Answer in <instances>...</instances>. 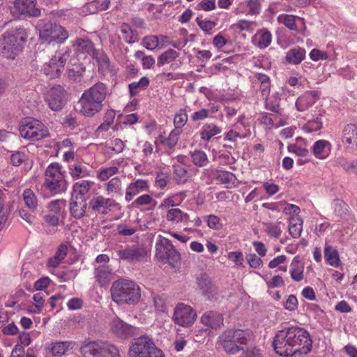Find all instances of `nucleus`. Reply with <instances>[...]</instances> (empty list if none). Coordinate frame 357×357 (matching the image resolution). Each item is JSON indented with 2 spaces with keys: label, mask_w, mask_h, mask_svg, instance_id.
I'll list each match as a JSON object with an SVG mask.
<instances>
[{
  "label": "nucleus",
  "mask_w": 357,
  "mask_h": 357,
  "mask_svg": "<svg viewBox=\"0 0 357 357\" xmlns=\"http://www.w3.org/2000/svg\"><path fill=\"white\" fill-rule=\"evenodd\" d=\"M107 94V88L104 83L97 82L84 91L77 104V110L85 116L91 117L100 112L102 102Z\"/></svg>",
  "instance_id": "obj_1"
},
{
  "label": "nucleus",
  "mask_w": 357,
  "mask_h": 357,
  "mask_svg": "<svg viewBox=\"0 0 357 357\" xmlns=\"http://www.w3.org/2000/svg\"><path fill=\"white\" fill-rule=\"evenodd\" d=\"M27 36L26 30L21 26L6 31L0 40L1 54L7 59H14L22 50Z\"/></svg>",
  "instance_id": "obj_2"
},
{
  "label": "nucleus",
  "mask_w": 357,
  "mask_h": 357,
  "mask_svg": "<svg viewBox=\"0 0 357 357\" xmlns=\"http://www.w3.org/2000/svg\"><path fill=\"white\" fill-rule=\"evenodd\" d=\"M110 291L112 300L119 304H135L141 297L139 287L135 282L126 279L114 281Z\"/></svg>",
  "instance_id": "obj_3"
},
{
  "label": "nucleus",
  "mask_w": 357,
  "mask_h": 357,
  "mask_svg": "<svg viewBox=\"0 0 357 357\" xmlns=\"http://www.w3.org/2000/svg\"><path fill=\"white\" fill-rule=\"evenodd\" d=\"M252 333L249 331L227 329L219 337V344L229 354H235L244 350L250 341Z\"/></svg>",
  "instance_id": "obj_4"
},
{
  "label": "nucleus",
  "mask_w": 357,
  "mask_h": 357,
  "mask_svg": "<svg viewBox=\"0 0 357 357\" xmlns=\"http://www.w3.org/2000/svg\"><path fill=\"white\" fill-rule=\"evenodd\" d=\"M130 357H165L153 340L146 335L135 338L129 350Z\"/></svg>",
  "instance_id": "obj_5"
},
{
  "label": "nucleus",
  "mask_w": 357,
  "mask_h": 357,
  "mask_svg": "<svg viewBox=\"0 0 357 357\" xmlns=\"http://www.w3.org/2000/svg\"><path fill=\"white\" fill-rule=\"evenodd\" d=\"M293 355L307 354L312 348V340L308 331L298 326L288 327Z\"/></svg>",
  "instance_id": "obj_6"
},
{
  "label": "nucleus",
  "mask_w": 357,
  "mask_h": 357,
  "mask_svg": "<svg viewBox=\"0 0 357 357\" xmlns=\"http://www.w3.org/2000/svg\"><path fill=\"white\" fill-rule=\"evenodd\" d=\"M20 135L31 141H38L50 135L48 129L38 120L25 119L20 124Z\"/></svg>",
  "instance_id": "obj_7"
},
{
  "label": "nucleus",
  "mask_w": 357,
  "mask_h": 357,
  "mask_svg": "<svg viewBox=\"0 0 357 357\" xmlns=\"http://www.w3.org/2000/svg\"><path fill=\"white\" fill-rule=\"evenodd\" d=\"M10 14L15 19L24 20L40 17L41 10L37 7V0H15Z\"/></svg>",
  "instance_id": "obj_8"
},
{
  "label": "nucleus",
  "mask_w": 357,
  "mask_h": 357,
  "mask_svg": "<svg viewBox=\"0 0 357 357\" xmlns=\"http://www.w3.org/2000/svg\"><path fill=\"white\" fill-rule=\"evenodd\" d=\"M69 52L70 50L68 47L56 50L49 62L44 63L42 69L44 74L51 79L59 77L63 71Z\"/></svg>",
  "instance_id": "obj_9"
},
{
  "label": "nucleus",
  "mask_w": 357,
  "mask_h": 357,
  "mask_svg": "<svg viewBox=\"0 0 357 357\" xmlns=\"http://www.w3.org/2000/svg\"><path fill=\"white\" fill-rule=\"evenodd\" d=\"M273 347L275 353L281 356H294L288 327L277 332L273 338Z\"/></svg>",
  "instance_id": "obj_10"
},
{
  "label": "nucleus",
  "mask_w": 357,
  "mask_h": 357,
  "mask_svg": "<svg viewBox=\"0 0 357 357\" xmlns=\"http://www.w3.org/2000/svg\"><path fill=\"white\" fill-rule=\"evenodd\" d=\"M156 255L162 260H167L169 264L177 262L180 259V254L175 249L172 241L164 238L155 245Z\"/></svg>",
  "instance_id": "obj_11"
},
{
  "label": "nucleus",
  "mask_w": 357,
  "mask_h": 357,
  "mask_svg": "<svg viewBox=\"0 0 357 357\" xmlns=\"http://www.w3.org/2000/svg\"><path fill=\"white\" fill-rule=\"evenodd\" d=\"M195 311L189 305L178 303L175 309L173 316L174 322L181 326H190L196 319Z\"/></svg>",
  "instance_id": "obj_12"
},
{
  "label": "nucleus",
  "mask_w": 357,
  "mask_h": 357,
  "mask_svg": "<svg viewBox=\"0 0 357 357\" xmlns=\"http://www.w3.org/2000/svg\"><path fill=\"white\" fill-rule=\"evenodd\" d=\"M66 100V91L60 85L52 87L45 96V101L53 111L61 110L64 107Z\"/></svg>",
  "instance_id": "obj_13"
},
{
  "label": "nucleus",
  "mask_w": 357,
  "mask_h": 357,
  "mask_svg": "<svg viewBox=\"0 0 357 357\" xmlns=\"http://www.w3.org/2000/svg\"><path fill=\"white\" fill-rule=\"evenodd\" d=\"M117 256L122 260L133 263L141 260L146 256V251L144 248L137 245L121 246L116 251Z\"/></svg>",
  "instance_id": "obj_14"
},
{
  "label": "nucleus",
  "mask_w": 357,
  "mask_h": 357,
  "mask_svg": "<svg viewBox=\"0 0 357 357\" xmlns=\"http://www.w3.org/2000/svg\"><path fill=\"white\" fill-rule=\"evenodd\" d=\"M110 327L115 335L124 339L135 335L137 331L135 326L127 324L119 317H115L112 320Z\"/></svg>",
  "instance_id": "obj_15"
},
{
  "label": "nucleus",
  "mask_w": 357,
  "mask_h": 357,
  "mask_svg": "<svg viewBox=\"0 0 357 357\" xmlns=\"http://www.w3.org/2000/svg\"><path fill=\"white\" fill-rule=\"evenodd\" d=\"M197 284L203 295L208 299L212 300L216 298L217 288L212 284L209 276L206 273H202L197 277Z\"/></svg>",
  "instance_id": "obj_16"
},
{
  "label": "nucleus",
  "mask_w": 357,
  "mask_h": 357,
  "mask_svg": "<svg viewBox=\"0 0 357 357\" xmlns=\"http://www.w3.org/2000/svg\"><path fill=\"white\" fill-rule=\"evenodd\" d=\"M223 321L222 314L213 310L204 312L201 317V322L206 327V329L217 330L223 325Z\"/></svg>",
  "instance_id": "obj_17"
},
{
  "label": "nucleus",
  "mask_w": 357,
  "mask_h": 357,
  "mask_svg": "<svg viewBox=\"0 0 357 357\" xmlns=\"http://www.w3.org/2000/svg\"><path fill=\"white\" fill-rule=\"evenodd\" d=\"M115 205L114 201L105 198L102 195L93 197L89 202V208L94 212L106 215L107 210Z\"/></svg>",
  "instance_id": "obj_18"
},
{
  "label": "nucleus",
  "mask_w": 357,
  "mask_h": 357,
  "mask_svg": "<svg viewBox=\"0 0 357 357\" xmlns=\"http://www.w3.org/2000/svg\"><path fill=\"white\" fill-rule=\"evenodd\" d=\"M86 199L71 197L69 199V212L73 218L80 220L85 217L88 204Z\"/></svg>",
  "instance_id": "obj_19"
},
{
  "label": "nucleus",
  "mask_w": 357,
  "mask_h": 357,
  "mask_svg": "<svg viewBox=\"0 0 357 357\" xmlns=\"http://www.w3.org/2000/svg\"><path fill=\"white\" fill-rule=\"evenodd\" d=\"M68 186V181L64 176L62 178L57 177L50 180H45L43 184V187L49 190L52 195L65 192Z\"/></svg>",
  "instance_id": "obj_20"
},
{
  "label": "nucleus",
  "mask_w": 357,
  "mask_h": 357,
  "mask_svg": "<svg viewBox=\"0 0 357 357\" xmlns=\"http://www.w3.org/2000/svg\"><path fill=\"white\" fill-rule=\"evenodd\" d=\"M320 93L318 91H309L299 97L296 102V107L299 111H305L319 98Z\"/></svg>",
  "instance_id": "obj_21"
},
{
  "label": "nucleus",
  "mask_w": 357,
  "mask_h": 357,
  "mask_svg": "<svg viewBox=\"0 0 357 357\" xmlns=\"http://www.w3.org/2000/svg\"><path fill=\"white\" fill-rule=\"evenodd\" d=\"M67 30L59 24H54L52 33L47 41V47L63 43L68 38Z\"/></svg>",
  "instance_id": "obj_22"
},
{
  "label": "nucleus",
  "mask_w": 357,
  "mask_h": 357,
  "mask_svg": "<svg viewBox=\"0 0 357 357\" xmlns=\"http://www.w3.org/2000/svg\"><path fill=\"white\" fill-rule=\"evenodd\" d=\"M93 185V182L87 180H81L75 183L73 185L70 197L87 199V194Z\"/></svg>",
  "instance_id": "obj_23"
},
{
  "label": "nucleus",
  "mask_w": 357,
  "mask_h": 357,
  "mask_svg": "<svg viewBox=\"0 0 357 357\" xmlns=\"http://www.w3.org/2000/svg\"><path fill=\"white\" fill-rule=\"evenodd\" d=\"M77 54H89L91 56L95 51L93 43L88 38H78L73 45Z\"/></svg>",
  "instance_id": "obj_24"
},
{
  "label": "nucleus",
  "mask_w": 357,
  "mask_h": 357,
  "mask_svg": "<svg viewBox=\"0 0 357 357\" xmlns=\"http://www.w3.org/2000/svg\"><path fill=\"white\" fill-rule=\"evenodd\" d=\"M342 142L351 148L357 146V125L349 123L342 130Z\"/></svg>",
  "instance_id": "obj_25"
},
{
  "label": "nucleus",
  "mask_w": 357,
  "mask_h": 357,
  "mask_svg": "<svg viewBox=\"0 0 357 357\" xmlns=\"http://www.w3.org/2000/svg\"><path fill=\"white\" fill-rule=\"evenodd\" d=\"M149 188L147 181L138 179L135 182L131 183L127 188L126 192V200L130 202L132 198L137 195L139 192L146 191Z\"/></svg>",
  "instance_id": "obj_26"
},
{
  "label": "nucleus",
  "mask_w": 357,
  "mask_h": 357,
  "mask_svg": "<svg viewBox=\"0 0 357 357\" xmlns=\"http://www.w3.org/2000/svg\"><path fill=\"white\" fill-rule=\"evenodd\" d=\"M306 51L301 47H296L288 50L285 56V63L298 65L305 58Z\"/></svg>",
  "instance_id": "obj_27"
},
{
  "label": "nucleus",
  "mask_w": 357,
  "mask_h": 357,
  "mask_svg": "<svg viewBox=\"0 0 357 357\" xmlns=\"http://www.w3.org/2000/svg\"><path fill=\"white\" fill-rule=\"evenodd\" d=\"M95 278L101 287L106 286L112 278V270L107 265H101L95 268Z\"/></svg>",
  "instance_id": "obj_28"
},
{
  "label": "nucleus",
  "mask_w": 357,
  "mask_h": 357,
  "mask_svg": "<svg viewBox=\"0 0 357 357\" xmlns=\"http://www.w3.org/2000/svg\"><path fill=\"white\" fill-rule=\"evenodd\" d=\"M331 144L324 139L317 141L312 147L314 155L319 159L326 158L331 153Z\"/></svg>",
  "instance_id": "obj_29"
},
{
  "label": "nucleus",
  "mask_w": 357,
  "mask_h": 357,
  "mask_svg": "<svg viewBox=\"0 0 357 357\" xmlns=\"http://www.w3.org/2000/svg\"><path fill=\"white\" fill-rule=\"evenodd\" d=\"M255 81L260 84L259 91L264 101H267L271 91V79L269 77L263 73L255 74Z\"/></svg>",
  "instance_id": "obj_30"
},
{
  "label": "nucleus",
  "mask_w": 357,
  "mask_h": 357,
  "mask_svg": "<svg viewBox=\"0 0 357 357\" xmlns=\"http://www.w3.org/2000/svg\"><path fill=\"white\" fill-rule=\"evenodd\" d=\"M100 342L85 340L80 347L79 351L84 357H96V353L100 349Z\"/></svg>",
  "instance_id": "obj_31"
},
{
  "label": "nucleus",
  "mask_w": 357,
  "mask_h": 357,
  "mask_svg": "<svg viewBox=\"0 0 357 357\" xmlns=\"http://www.w3.org/2000/svg\"><path fill=\"white\" fill-rule=\"evenodd\" d=\"M54 24L50 22H45V20H39L36 27L39 30V38L43 43H47L52 33V30Z\"/></svg>",
  "instance_id": "obj_32"
},
{
  "label": "nucleus",
  "mask_w": 357,
  "mask_h": 357,
  "mask_svg": "<svg viewBox=\"0 0 357 357\" xmlns=\"http://www.w3.org/2000/svg\"><path fill=\"white\" fill-rule=\"evenodd\" d=\"M96 355V357H119V350L116 347L107 342H100V349Z\"/></svg>",
  "instance_id": "obj_33"
},
{
  "label": "nucleus",
  "mask_w": 357,
  "mask_h": 357,
  "mask_svg": "<svg viewBox=\"0 0 357 357\" xmlns=\"http://www.w3.org/2000/svg\"><path fill=\"white\" fill-rule=\"evenodd\" d=\"M96 355V357H119V350L116 347L107 342H100V349Z\"/></svg>",
  "instance_id": "obj_34"
},
{
  "label": "nucleus",
  "mask_w": 357,
  "mask_h": 357,
  "mask_svg": "<svg viewBox=\"0 0 357 357\" xmlns=\"http://www.w3.org/2000/svg\"><path fill=\"white\" fill-rule=\"evenodd\" d=\"M189 155L192 163L198 167H204L208 165L209 160L206 153L202 150H195L190 151Z\"/></svg>",
  "instance_id": "obj_35"
},
{
  "label": "nucleus",
  "mask_w": 357,
  "mask_h": 357,
  "mask_svg": "<svg viewBox=\"0 0 357 357\" xmlns=\"http://www.w3.org/2000/svg\"><path fill=\"white\" fill-rule=\"evenodd\" d=\"M303 230V220L299 216H292L289 219V231L291 236L297 238Z\"/></svg>",
  "instance_id": "obj_36"
},
{
  "label": "nucleus",
  "mask_w": 357,
  "mask_h": 357,
  "mask_svg": "<svg viewBox=\"0 0 357 357\" xmlns=\"http://www.w3.org/2000/svg\"><path fill=\"white\" fill-rule=\"evenodd\" d=\"M324 257L326 261L332 266L337 267L340 266V260L338 252L331 245H326L324 248Z\"/></svg>",
  "instance_id": "obj_37"
},
{
  "label": "nucleus",
  "mask_w": 357,
  "mask_h": 357,
  "mask_svg": "<svg viewBox=\"0 0 357 357\" xmlns=\"http://www.w3.org/2000/svg\"><path fill=\"white\" fill-rule=\"evenodd\" d=\"M190 178L189 170L181 165L174 166V178L178 184L186 183Z\"/></svg>",
  "instance_id": "obj_38"
},
{
  "label": "nucleus",
  "mask_w": 357,
  "mask_h": 357,
  "mask_svg": "<svg viewBox=\"0 0 357 357\" xmlns=\"http://www.w3.org/2000/svg\"><path fill=\"white\" fill-rule=\"evenodd\" d=\"M120 29L121 32L123 33V39L126 43L132 44L139 40L137 31L132 29L129 24L122 23Z\"/></svg>",
  "instance_id": "obj_39"
},
{
  "label": "nucleus",
  "mask_w": 357,
  "mask_h": 357,
  "mask_svg": "<svg viewBox=\"0 0 357 357\" xmlns=\"http://www.w3.org/2000/svg\"><path fill=\"white\" fill-rule=\"evenodd\" d=\"M221 132V128L213 123L205 124L202 130L201 131L200 136L202 139L204 141H209L213 136Z\"/></svg>",
  "instance_id": "obj_40"
},
{
  "label": "nucleus",
  "mask_w": 357,
  "mask_h": 357,
  "mask_svg": "<svg viewBox=\"0 0 357 357\" xmlns=\"http://www.w3.org/2000/svg\"><path fill=\"white\" fill-rule=\"evenodd\" d=\"M91 56L97 61L100 68L103 70L109 68V59L103 50L96 49Z\"/></svg>",
  "instance_id": "obj_41"
},
{
  "label": "nucleus",
  "mask_w": 357,
  "mask_h": 357,
  "mask_svg": "<svg viewBox=\"0 0 357 357\" xmlns=\"http://www.w3.org/2000/svg\"><path fill=\"white\" fill-rule=\"evenodd\" d=\"M149 85V79L143 77L139 82H133L128 85L129 92L131 96H136L141 90L146 89Z\"/></svg>",
  "instance_id": "obj_42"
},
{
  "label": "nucleus",
  "mask_w": 357,
  "mask_h": 357,
  "mask_svg": "<svg viewBox=\"0 0 357 357\" xmlns=\"http://www.w3.org/2000/svg\"><path fill=\"white\" fill-rule=\"evenodd\" d=\"M166 218L168 221L178 223L188 220L189 215L183 213L179 208H172L168 210Z\"/></svg>",
  "instance_id": "obj_43"
},
{
  "label": "nucleus",
  "mask_w": 357,
  "mask_h": 357,
  "mask_svg": "<svg viewBox=\"0 0 357 357\" xmlns=\"http://www.w3.org/2000/svg\"><path fill=\"white\" fill-rule=\"evenodd\" d=\"M61 166L59 163L55 162L50 164L46 169L45 173V180H50L57 177L62 178V177L64 176L61 173Z\"/></svg>",
  "instance_id": "obj_44"
},
{
  "label": "nucleus",
  "mask_w": 357,
  "mask_h": 357,
  "mask_svg": "<svg viewBox=\"0 0 357 357\" xmlns=\"http://www.w3.org/2000/svg\"><path fill=\"white\" fill-rule=\"evenodd\" d=\"M178 56L179 53L178 52L173 49H169L159 56L157 65L159 67H161L165 64L169 63L172 61L176 59L177 57H178Z\"/></svg>",
  "instance_id": "obj_45"
},
{
  "label": "nucleus",
  "mask_w": 357,
  "mask_h": 357,
  "mask_svg": "<svg viewBox=\"0 0 357 357\" xmlns=\"http://www.w3.org/2000/svg\"><path fill=\"white\" fill-rule=\"evenodd\" d=\"M180 134L181 131L179 130L174 129L171 131L168 137L161 139V144L169 149H173L178 143Z\"/></svg>",
  "instance_id": "obj_46"
},
{
  "label": "nucleus",
  "mask_w": 357,
  "mask_h": 357,
  "mask_svg": "<svg viewBox=\"0 0 357 357\" xmlns=\"http://www.w3.org/2000/svg\"><path fill=\"white\" fill-rule=\"evenodd\" d=\"M258 34L259 35V39L257 46L260 49H264L269 46L272 40L271 33L266 29H262L258 31Z\"/></svg>",
  "instance_id": "obj_47"
},
{
  "label": "nucleus",
  "mask_w": 357,
  "mask_h": 357,
  "mask_svg": "<svg viewBox=\"0 0 357 357\" xmlns=\"http://www.w3.org/2000/svg\"><path fill=\"white\" fill-rule=\"evenodd\" d=\"M23 198L26 206L31 211L37 207V198L31 189H26L23 192Z\"/></svg>",
  "instance_id": "obj_48"
},
{
  "label": "nucleus",
  "mask_w": 357,
  "mask_h": 357,
  "mask_svg": "<svg viewBox=\"0 0 357 357\" xmlns=\"http://www.w3.org/2000/svg\"><path fill=\"white\" fill-rule=\"evenodd\" d=\"M65 206L66 200L59 199L51 201L47 205V208L53 214L59 215L64 210Z\"/></svg>",
  "instance_id": "obj_49"
},
{
  "label": "nucleus",
  "mask_w": 357,
  "mask_h": 357,
  "mask_svg": "<svg viewBox=\"0 0 357 357\" xmlns=\"http://www.w3.org/2000/svg\"><path fill=\"white\" fill-rule=\"evenodd\" d=\"M70 345V342H58L54 344L51 348L52 354L54 356H60L65 354Z\"/></svg>",
  "instance_id": "obj_50"
},
{
  "label": "nucleus",
  "mask_w": 357,
  "mask_h": 357,
  "mask_svg": "<svg viewBox=\"0 0 357 357\" xmlns=\"http://www.w3.org/2000/svg\"><path fill=\"white\" fill-rule=\"evenodd\" d=\"M280 222L266 224V231L270 236L278 238L282 234V229L280 227Z\"/></svg>",
  "instance_id": "obj_51"
},
{
  "label": "nucleus",
  "mask_w": 357,
  "mask_h": 357,
  "mask_svg": "<svg viewBox=\"0 0 357 357\" xmlns=\"http://www.w3.org/2000/svg\"><path fill=\"white\" fill-rule=\"evenodd\" d=\"M158 37L156 36H147L142 38V45L149 50H153L158 46Z\"/></svg>",
  "instance_id": "obj_52"
},
{
  "label": "nucleus",
  "mask_w": 357,
  "mask_h": 357,
  "mask_svg": "<svg viewBox=\"0 0 357 357\" xmlns=\"http://www.w3.org/2000/svg\"><path fill=\"white\" fill-rule=\"evenodd\" d=\"M322 128V121L321 119L317 117L316 119L309 121L303 129L307 132H312L314 131L319 130Z\"/></svg>",
  "instance_id": "obj_53"
},
{
  "label": "nucleus",
  "mask_w": 357,
  "mask_h": 357,
  "mask_svg": "<svg viewBox=\"0 0 357 357\" xmlns=\"http://www.w3.org/2000/svg\"><path fill=\"white\" fill-rule=\"evenodd\" d=\"M188 121V115L186 114L185 109H181L178 113H177L174 119V124L176 126L175 129L179 130L183 127Z\"/></svg>",
  "instance_id": "obj_54"
},
{
  "label": "nucleus",
  "mask_w": 357,
  "mask_h": 357,
  "mask_svg": "<svg viewBox=\"0 0 357 357\" xmlns=\"http://www.w3.org/2000/svg\"><path fill=\"white\" fill-rule=\"evenodd\" d=\"M278 21L283 23L290 30H296L295 17L291 15H281L278 17Z\"/></svg>",
  "instance_id": "obj_55"
},
{
  "label": "nucleus",
  "mask_w": 357,
  "mask_h": 357,
  "mask_svg": "<svg viewBox=\"0 0 357 357\" xmlns=\"http://www.w3.org/2000/svg\"><path fill=\"white\" fill-rule=\"evenodd\" d=\"M196 22L197 23L199 28L206 33V34H211V31L216 26V23L213 21L211 20H203L199 17L196 19Z\"/></svg>",
  "instance_id": "obj_56"
},
{
  "label": "nucleus",
  "mask_w": 357,
  "mask_h": 357,
  "mask_svg": "<svg viewBox=\"0 0 357 357\" xmlns=\"http://www.w3.org/2000/svg\"><path fill=\"white\" fill-rule=\"evenodd\" d=\"M208 227L215 230H219L222 227V223L220 218L215 215H209L204 217Z\"/></svg>",
  "instance_id": "obj_57"
},
{
  "label": "nucleus",
  "mask_w": 357,
  "mask_h": 357,
  "mask_svg": "<svg viewBox=\"0 0 357 357\" xmlns=\"http://www.w3.org/2000/svg\"><path fill=\"white\" fill-rule=\"evenodd\" d=\"M215 177L221 183L229 184L232 182L235 176L234 174L227 171H218Z\"/></svg>",
  "instance_id": "obj_58"
},
{
  "label": "nucleus",
  "mask_w": 357,
  "mask_h": 357,
  "mask_svg": "<svg viewBox=\"0 0 357 357\" xmlns=\"http://www.w3.org/2000/svg\"><path fill=\"white\" fill-rule=\"evenodd\" d=\"M118 172V168L116 167H110L102 169L99 172L98 177L101 181H106L110 176L114 175Z\"/></svg>",
  "instance_id": "obj_59"
},
{
  "label": "nucleus",
  "mask_w": 357,
  "mask_h": 357,
  "mask_svg": "<svg viewBox=\"0 0 357 357\" xmlns=\"http://www.w3.org/2000/svg\"><path fill=\"white\" fill-rule=\"evenodd\" d=\"M334 211L337 216L342 217L347 213V204L341 199L334 200Z\"/></svg>",
  "instance_id": "obj_60"
},
{
  "label": "nucleus",
  "mask_w": 357,
  "mask_h": 357,
  "mask_svg": "<svg viewBox=\"0 0 357 357\" xmlns=\"http://www.w3.org/2000/svg\"><path fill=\"white\" fill-rule=\"evenodd\" d=\"M45 296L46 295L41 292L36 293L33 296V300L35 302V307L36 308V310L34 311L35 312H40L44 305Z\"/></svg>",
  "instance_id": "obj_61"
},
{
  "label": "nucleus",
  "mask_w": 357,
  "mask_h": 357,
  "mask_svg": "<svg viewBox=\"0 0 357 357\" xmlns=\"http://www.w3.org/2000/svg\"><path fill=\"white\" fill-rule=\"evenodd\" d=\"M310 57L312 61H318L319 60H327L328 59V54L326 52L318 49H313L310 53Z\"/></svg>",
  "instance_id": "obj_62"
},
{
  "label": "nucleus",
  "mask_w": 357,
  "mask_h": 357,
  "mask_svg": "<svg viewBox=\"0 0 357 357\" xmlns=\"http://www.w3.org/2000/svg\"><path fill=\"white\" fill-rule=\"evenodd\" d=\"M108 147L116 153H119L123 151L125 145L121 139L116 138L111 140Z\"/></svg>",
  "instance_id": "obj_63"
},
{
  "label": "nucleus",
  "mask_w": 357,
  "mask_h": 357,
  "mask_svg": "<svg viewBox=\"0 0 357 357\" xmlns=\"http://www.w3.org/2000/svg\"><path fill=\"white\" fill-rule=\"evenodd\" d=\"M121 182L118 177L112 178L107 183V190L109 192H118L121 190Z\"/></svg>",
  "instance_id": "obj_64"
}]
</instances>
